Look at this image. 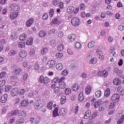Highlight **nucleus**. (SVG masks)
Listing matches in <instances>:
<instances>
[{
	"label": "nucleus",
	"instance_id": "f257e3e1",
	"mask_svg": "<svg viewBox=\"0 0 124 124\" xmlns=\"http://www.w3.org/2000/svg\"><path fill=\"white\" fill-rule=\"evenodd\" d=\"M71 23L73 26L77 27L80 24V19L78 17H74L72 18Z\"/></svg>",
	"mask_w": 124,
	"mask_h": 124
},
{
	"label": "nucleus",
	"instance_id": "f03ea898",
	"mask_svg": "<svg viewBox=\"0 0 124 124\" xmlns=\"http://www.w3.org/2000/svg\"><path fill=\"white\" fill-rule=\"evenodd\" d=\"M111 100L114 103H118L120 101V94L116 93L112 95L111 97Z\"/></svg>",
	"mask_w": 124,
	"mask_h": 124
},
{
	"label": "nucleus",
	"instance_id": "7ed1b4c3",
	"mask_svg": "<svg viewBox=\"0 0 124 124\" xmlns=\"http://www.w3.org/2000/svg\"><path fill=\"white\" fill-rule=\"evenodd\" d=\"M109 104V102L108 101H105L102 104H101L99 107V110L100 112L104 111V109L107 107V105Z\"/></svg>",
	"mask_w": 124,
	"mask_h": 124
},
{
	"label": "nucleus",
	"instance_id": "20e7f679",
	"mask_svg": "<svg viewBox=\"0 0 124 124\" xmlns=\"http://www.w3.org/2000/svg\"><path fill=\"white\" fill-rule=\"evenodd\" d=\"M11 10L12 11H18L20 10V6L16 3H13L10 5Z\"/></svg>",
	"mask_w": 124,
	"mask_h": 124
},
{
	"label": "nucleus",
	"instance_id": "39448f33",
	"mask_svg": "<svg viewBox=\"0 0 124 124\" xmlns=\"http://www.w3.org/2000/svg\"><path fill=\"white\" fill-rule=\"evenodd\" d=\"M67 109L62 108L60 110L59 113L61 117H65V116H66L67 114Z\"/></svg>",
	"mask_w": 124,
	"mask_h": 124
},
{
	"label": "nucleus",
	"instance_id": "423d86ee",
	"mask_svg": "<svg viewBox=\"0 0 124 124\" xmlns=\"http://www.w3.org/2000/svg\"><path fill=\"white\" fill-rule=\"evenodd\" d=\"M96 52L97 54V56L99 60H101L102 61L104 60V55H103V53H102V51L101 50L97 49Z\"/></svg>",
	"mask_w": 124,
	"mask_h": 124
},
{
	"label": "nucleus",
	"instance_id": "0eeeda50",
	"mask_svg": "<svg viewBox=\"0 0 124 124\" xmlns=\"http://www.w3.org/2000/svg\"><path fill=\"white\" fill-rule=\"evenodd\" d=\"M19 93V88H16L12 89L11 94L12 96H16Z\"/></svg>",
	"mask_w": 124,
	"mask_h": 124
},
{
	"label": "nucleus",
	"instance_id": "6e6552de",
	"mask_svg": "<svg viewBox=\"0 0 124 124\" xmlns=\"http://www.w3.org/2000/svg\"><path fill=\"white\" fill-rule=\"evenodd\" d=\"M113 72L114 73H116L118 76H122V74L123 73V71L120 69L118 67H115L113 69Z\"/></svg>",
	"mask_w": 124,
	"mask_h": 124
},
{
	"label": "nucleus",
	"instance_id": "1a4fd4ad",
	"mask_svg": "<svg viewBox=\"0 0 124 124\" xmlns=\"http://www.w3.org/2000/svg\"><path fill=\"white\" fill-rule=\"evenodd\" d=\"M55 61L51 60L48 61L46 64V67L47 68H51V67H53V65H55Z\"/></svg>",
	"mask_w": 124,
	"mask_h": 124
},
{
	"label": "nucleus",
	"instance_id": "9d476101",
	"mask_svg": "<svg viewBox=\"0 0 124 124\" xmlns=\"http://www.w3.org/2000/svg\"><path fill=\"white\" fill-rule=\"evenodd\" d=\"M42 107V104L40 103V101H37L34 105V108H35L36 110H38V109H40Z\"/></svg>",
	"mask_w": 124,
	"mask_h": 124
},
{
	"label": "nucleus",
	"instance_id": "9b49d317",
	"mask_svg": "<svg viewBox=\"0 0 124 124\" xmlns=\"http://www.w3.org/2000/svg\"><path fill=\"white\" fill-rule=\"evenodd\" d=\"M18 15H19V14L18 12L15 13H12L10 15V17L12 20H14L15 19H16L17 17H18Z\"/></svg>",
	"mask_w": 124,
	"mask_h": 124
},
{
	"label": "nucleus",
	"instance_id": "f8f14e48",
	"mask_svg": "<svg viewBox=\"0 0 124 124\" xmlns=\"http://www.w3.org/2000/svg\"><path fill=\"white\" fill-rule=\"evenodd\" d=\"M7 94H5L4 95L1 97L0 101L1 103H5L7 100Z\"/></svg>",
	"mask_w": 124,
	"mask_h": 124
},
{
	"label": "nucleus",
	"instance_id": "ddd939ff",
	"mask_svg": "<svg viewBox=\"0 0 124 124\" xmlns=\"http://www.w3.org/2000/svg\"><path fill=\"white\" fill-rule=\"evenodd\" d=\"M29 105V100L25 99L23 100L21 102V107H26Z\"/></svg>",
	"mask_w": 124,
	"mask_h": 124
},
{
	"label": "nucleus",
	"instance_id": "4468645a",
	"mask_svg": "<svg viewBox=\"0 0 124 124\" xmlns=\"http://www.w3.org/2000/svg\"><path fill=\"white\" fill-rule=\"evenodd\" d=\"M34 21V19L33 18H31L29 19L26 22L27 27H31L32 24H33V22Z\"/></svg>",
	"mask_w": 124,
	"mask_h": 124
},
{
	"label": "nucleus",
	"instance_id": "2eb2a0df",
	"mask_svg": "<svg viewBox=\"0 0 124 124\" xmlns=\"http://www.w3.org/2000/svg\"><path fill=\"white\" fill-rule=\"evenodd\" d=\"M113 83L116 86H120L122 84V80L118 78H116L113 80Z\"/></svg>",
	"mask_w": 124,
	"mask_h": 124
},
{
	"label": "nucleus",
	"instance_id": "dca6fc26",
	"mask_svg": "<svg viewBox=\"0 0 124 124\" xmlns=\"http://www.w3.org/2000/svg\"><path fill=\"white\" fill-rule=\"evenodd\" d=\"M68 38L71 42H74V41H75V39L76 38V36L74 34H71L69 35Z\"/></svg>",
	"mask_w": 124,
	"mask_h": 124
},
{
	"label": "nucleus",
	"instance_id": "f3484780",
	"mask_svg": "<svg viewBox=\"0 0 124 124\" xmlns=\"http://www.w3.org/2000/svg\"><path fill=\"white\" fill-rule=\"evenodd\" d=\"M19 56L21 58H26L27 57V52L25 50H21L20 52L19 53Z\"/></svg>",
	"mask_w": 124,
	"mask_h": 124
},
{
	"label": "nucleus",
	"instance_id": "a211bd4d",
	"mask_svg": "<svg viewBox=\"0 0 124 124\" xmlns=\"http://www.w3.org/2000/svg\"><path fill=\"white\" fill-rule=\"evenodd\" d=\"M47 34V32L45 31H42L39 32V36L40 37H45Z\"/></svg>",
	"mask_w": 124,
	"mask_h": 124
},
{
	"label": "nucleus",
	"instance_id": "6ab92c4d",
	"mask_svg": "<svg viewBox=\"0 0 124 124\" xmlns=\"http://www.w3.org/2000/svg\"><path fill=\"white\" fill-rule=\"evenodd\" d=\"M58 112L59 110H58V108H56L53 112V116L54 118H56V117L60 116V114H59Z\"/></svg>",
	"mask_w": 124,
	"mask_h": 124
},
{
	"label": "nucleus",
	"instance_id": "aec40b11",
	"mask_svg": "<svg viewBox=\"0 0 124 124\" xmlns=\"http://www.w3.org/2000/svg\"><path fill=\"white\" fill-rule=\"evenodd\" d=\"M92 92V87L90 85H88L85 89V93L86 94H90Z\"/></svg>",
	"mask_w": 124,
	"mask_h": 124
},
{
	"label": "nucleus",
	"instance_id": "412c9836",
	"mask_svg": "<svg viewBox=\"0 0 124 124\" xmlns=\"http://www.w3.org/2000/svg\"><path fill=\"white\" fill-rule=\"evenodd\" d=\"M95 46V41H91L88 45V48L92 49V48H93Z\"/></svg>",
	"mask_w": 124,
	"mask_h": 124
},
{
	"label": "nucleus",
	"instance_id": "4be33fe9",
	"mask_svg": "<svg viewBox=\"0 0 124 124\" xmlns=\"http://www.w3.org/2000/svg\"><path fill=\"white\" fill-rule=\"evenodd\" d=\"M10 80H11L12 82H17L19 80V78L18 77H16L15 76H11L10 78Z\"/></svg>",
	"mask_w": 124,
	"mask_h": 124
},
{
	"label": "nucleus",
	"instance_id": "5701e85b",
	"mask_svg": "<svg viewBox=\"0 0 124 124\" xmlns=\"http://www.w3.org/2000/svg\"><path fill=\"white\" fill-rule=\"evenodd\" d=\"M81 48H82V46L81 45V43L78 42H76L75 49H76V50H79V49H81Z\"/></svg>",
	"mask_w": 124,
	"mask_h": 124
},
{
	"label": "nucleus",
	"instance_id": "b1692460",
	"mask_svg": "<svg viewBox=\"0 0 124 124\" xmlns=\"http://www.w3.org/2000/svg\"><path fill=\"white\" fill-rule=\"evenodd\" d=\"M33 42V39L32 38H30L26 41L27 45H32V43Z\"/></svg>",
	"mask_w": 124,
	"mask_h": 124
},
{
	"label": "nucleus",
	"instance_id": "393cba45",
	"mask_svg": "<svg viewBox=\"0 0 124 124\" xmlns=\"http://www.w3.org/2000/svg\"><path fill=\"white\" fill-rule=\"evenodd\" d=\"M55 57L57 60H61L63 57V54L62 53H57L56 54Z\"/></svg>",
	"mask_w": 124,
	"mask_h": 124
},
{
	"label": "nucleus",
	"instance_id": "a878e982",
	"mask_svg": "<svg viewBox=\"0 0 124 124\" xmlns=\"http://www.w3.org/2000/svg\"><path fill=\"white\" fill-rule=\"evenodd\" d=\"M22 70L21 68H17L15 70V74L16 75H19L21 72H22Z\"/></svg>",
	"mask_w": 124,
	"mask_h": 124
},
{
	"label": "nucleus",
	"instance_id": "bb28decb",
	"mask_svg": "<svg viewBox=\"0 0 124 124\" xmlns=\"http://www.w3.org/2000/svg\"><path fill=\"white\" fill-rule=\"evenodd\" d=\"M19 39L21 41H25V40H26L27 39V34H22L21 35H20Z\"/></svg>",
	"mask_w": 124,
	"mask_h": 124
},
{
	"label": "nucleus",
	"instance_id": "cd10ccee",
	"mask_svg": "<svg viewBox=\"0 0 124 124\" xmlns=\"http://www.w3.org/2000/svg\"><path fill=\"white\" fill-rule=\"evenodd\" d=\"M102 94V93L100 91H97L95 93V96L96 98H99Z\"/></svg>",
	"mask_w": 124,
	"mask_h": 124
},
{
	"label": "nucleus",
	"instance_id": "c85d7f7f",
	"mask_svg": "<svg viewBox=\"0 0 124 124\" xmlns=\"http://www.w3.org/2000/svg\"><path fill=\"white\" fill-rule=\"evenodd\" d=\"M56 68L58 70H62L63 68V66L62 63H59L56 65Z\"/></svg>",
	"mask_w": 124,
	"mask_h": 124
},
{
	"label": "nucleus",
	"instance_id": "c756f323",
	"mask_svg": "<svg viewBox=\"0 0 124 124\" xmlns=\"http://www.w3.org/2000/svg\"><path fill=\"white\" fill-rule=\"evenodd\" d=\"M74 9H75V8L74 7H72V6L68 7L67 9V13H72V12L74 11Z\"/></svg>",
	"mask_w": 124,
	"mask_h": 124
},
{
	"label": "nucleus",
	"instance_id": "7c9ffc66",
	"mask_svg": "<svg viewBox=\"0 0 124 124\" xmlns=\"http://www.w3.org/2000/svg\"><path fill=\"white\" fill-rule=\"evenodd\" d=\"M64 49V46L62 44L59 45L57 47V50L59 51H62Z\"/></svg>",
	"mask_w": 124,
	"mask_h": 124
},
{
	"label": "nucleus",
	"instance_id": "2f4dec72",
	"mask_svg": "<svg viewBox=\"0 0 124 124\" xmlns=\"http://www.w3.org/2000/svg\"><path fill=\"white\" fill-rule=\"evenodd\" d=\"M59 87L60 89H65V87H66V84L65 82H60L59 83Z\"/></svg>",
	"mask_w": 124,
	"mask_h": 124
},
{
	"label": "nucleus",
	"instance_id": "473e14b6",
	"mask_svg": "<svg viewBox=\"0 0 124 124\" xmlns=\"http://www.w3.org/2000/svg\"><path fill=\"white\" fill-rule=\"evenodd\" d=\"M48 52V48L45 47L43 48L41 51V55H45V54H46V53Z\"/></svg>",
	"mask_w": 124,
	"mask_h": 124
},
{
	"label": "nucleus",
	"instance_id": "72a5a7b5",
	"mask_svg": "<svg viewBox=\"0 0 124 124\" xmlns=\"http://www.w3.org/2000/svg\"><path fill=\"white\" fill-rule=\"evenodd\" d=\"M73 90L76 92V91H78L80 89V87H79V85L77 84H74L72 86Z\"/></svg>",
	"mask_w": 124,
	"mask_h": 124
},
{
	"label": "nucleus",
	"instance_id": "f704fd0d",
	"mask_svg": "<svg viewBox=\"0 0 124 124\" xmlns=\"http://www.w3.org/2000/svg\"><path fill=\"white\" fill-rule=\"evenodd\" d=\"M110 89L109 88H107L105 91V96L108 97V96L110 95Z\"/></svg>",
	"mask_w": 124,
	"mask_h": 124
},
{
	"label": "nucleus",
	"instance_id": "c9c22d12",
	"mask_svg": "<svg viewBox=\"0 0 124 124\" xmlns=\"http://www.w3.org/2000/svg\"><path fill=\"white\" fill-rule=\"evenodd\" d=\"M78 100L79 101H83L84 100V95L82 92L79 94Z\"/></svg>",
	"mask_w": 124,
	"mask_h": 124
},
{
	"label": "nucleus",
	"instance_id": "e433bc0d",
	"mask_svg": "<svg viewBox=\"0 0 124 124\" xmlns=\"http://www.w3.org/2000/svg\"><path fill=\"white\" fill-rule=\"evenodd\" d=\"M89 62L91 64H95V63L97 62V59H96V58H93Z\"/></svg>",
	"mask_w": 124,
	"mask_h": 124
},
{
	"label": "nucleus",
	"instance_id": "4c0bfd02",
	"mask_svg": "<svg viewBox=\"0 0 124 124\" xmlns=\"http://www.w3.org/2000/svg\"><path fill=\"white\" fill-rule=\"evenodd\" d=\"M25 45L26 44L23 42H19L18 43V46L19 48H24Z\"/></svg>",
	"mask_w": 124,
	"mask_h": 124
},
{
	"label": "nucleus",
	"instance_id": "58836bf2",
	"mask_svg": "<svg viewBox=\"0 0 124 124\" xmlns=\"http://www.w3.org/2000/svg\"><path fill=\"white\" fill-rule=\"evenodd\" d=\"M66 100V97L65 96H62L61 97V101L62 104H64L65 101Z\"/></svg>",
	"mask_w": 124,
	"mask_h": 124
},
{
	"label": "nucleus",
	"instance_id": "ea45409f",
	"mask_svg": "<svg viewBox=\"0 0 124 124\" xmlns=\"http://www.w3.org/2000/svg\"><path fill=\"white\" fill-rule=\"evenodd\" d=\"M47 108L49 110H52L53 108V103L52 102H49L47 105Z\"/></svg>",
	"mask_w": 124,
	"mask_h": 124
},
{
	"label": "nucleus",
	"instance_id": "a19ab883",
	"mask_svg": "<svg viewBox=\"0 0 124 124\" xmlns=\"http://www.w3.org/2000/svg\"><path fill=\"white\" fill-rule=\"evenodd\" d=\"M124 115H122L121 117L120 118V119L119 120V121H118L117 124H123V123H124Z\"/></svg>",
	"mask_w": 124,
	"mask_h": 124
},
{
	"label": "nucleus",
	"instance_id": "79ce46f5",
	"mask_svg": "<svg viewBox=\"0 0 124 124\" xmlns=\"http://www.w3.org/2000/svg\"><path fill=\"white\" fill-rule=\"evenodd\" d=\"M40 122H41V118H40V117H36L35 119V122H34V123L35 124H39V123H40Z\"/></svg>",
	"mask_w": 124,
	"mask_h": 124
},
{
	"label": "nucleus",
	"instance_id": "37998d69",
	"mask_svg": "<svg viewBox=\"0 0 124 124\" xmlns=\"http://www.w3.org/2000/svg\"><path fill=\"white\" fill-rule=\"evenodd\" d=\"M101 105V102L100 101H96L94 104V107L95 108H97L99 106V105Z\"/></svg>",
	"mask_w": 124,
	"mask_h": 124
},
{
	"label": "nucleus",
	"instance_id": "c03bdc74",
	"mask_svg": "<svg viewBox=\"0 0 124 124\" xmlns=\"http://www.w3.org/2000/svg\"><path fill=\"white\" fill-rule=\"evenodd\" d=\"M16 54H17V51L15 50H11L9 53V56H15Z\"/></svg>",
	"mask_w": 124,
	"mask_h": 124
},
{
	"label": "nucleus",
	"instance_id": "a18cd8bd",
	"mask_svg": "<svg viewBox=\"0 0 124 124\" xmlns=\"http://www.w3.org/2000/svg\"><path fill=\"white\" fill-rule=\"evenodd\" d=\"M11 36L12 37V39H13L14 40H16V39H17L18 37L17 36V34L15 32L12 34Z\"/></svg>",
	"mask_w": 124,
	"mask_h": 124
},
{
	"label": "nucleus",
	"instance_id": "49530a36",
	"mask_svg": "<svg viewBox=\"0 0 124 124\" xmlns=\"http://www.w3.org/2000/svg\"><path fill=\"white\" fill-rule=\"evenodd\" d=\"M34 69H35V70H38V69H39V64H38V62H35L34 65Z\"/></svg>",
	"mask_w": 124,
	"mask_h": 124
},
{
	"label": "nucleus",
	"instance_id": "de8ad7c7",
	"mask_svg": "<svg viewBox=\"0 0 124 124\" xmlns=\"http://www.w3.org/2000/svg\"><path fill=\"white\" fill-rule=\"evenodd\" d=\"M50 82V79H49V78H47V77H45L44 79V84H48V83H49Z\"/></svg>",
	"mask_w": 124,
	"mask_h": 124
},
{
	"label": "nucleus",
	"instance_id": "09e8293b",
	"mask_svg": "<svg viewBox=\"0 0 124 124\" xmlns=\"http://www.w3.org/2000/svg\"><path fill=\"white\" fill-rule=\"evenodd\" d=\"M65 93L66 95H68V94L71 93V90L69 88H67L65 90Z\"/></svg>",
	"mask_w": 124,
	"mask_h": 124
},
{
	"label": "nucleus",
	"instance_id": "8fccbe9b",
	"mask_svg": "<svg viewBox=\"0 0 124 124\" xmlns=\"http://www.w3.org/2000/svg\"><path fill=\"white\" fill-rule=\"evenodd\" d=\"M55 32H56V29H52L48 31V34L51 35V34H55Z\"/></svg>",
	"mask_w": 124,
	"mask_h": 124
},
{
	"label": "nucleus",
	"instance_id": "3c124183",
	"mask_svg": "<svg viewBox=\"0 0 124 124\" xmlns=\"http://www.w3.org/2000/svg\"><path fill=\"white\" fill-rule=\"evenodd\" d=\"M5 83H6V81H5V80H0V88H1V87H3V86L5 85Z\"/></svg>",
	"mask_w": 124,
	"mask_h": 124
},
{
	"label": "nucleus",
	"instance_id": "603ef678",
	"mask_svg": "<svg viewBox=\"0 0 124 124\" xmlns=\"http://www.w3.org/2000/svg\"><path fill=\"white\" fill-rule=\"evenodd\" d=\"M50 45L52 47H55V46L57 45V43H56V41L55 40L51 41L50 42Z\"/></svg>",
	"mask_w": 124,
	"mask_h": 124
},
{
	"label": "nucleus",
	"instance_id": "864d4df0",
	"mask_svg": "<svg viewBox=\"0 0 124 124\" xmlns=\"http://www.w3.org/2000/svg\"><path fill=\"white\" fill-rule=\"evenodd\" d=\"M24 123H25L24 119H19L16 121V124H24Z\"/></svg>",
	"mask_w": 124,
	"mask_h": 124
},
{
	"label": "nucleus",
	"instance_id": "5fc2aeb1",
	"mask_svg": "<svg viewBox=\"0 0 124 124\" xmlns=\"http://www.w3.org/2000/svg\"><path fill=\"white\" fill-rule=\"evenodd\" d=\"M17 114H20V111L15 110V111L12 112L11 116H16V115H17Z\"/></svg>",
	"mask_w": 124,
	"mask_h": 124
},
{
	"label": "nucleus",
	"instance_id": "6e6d98bb",
	"mask_svg": "<svg viewBox=\"0 0 124 124\" xmlns=\"http://www.w3.org/2000/svg\"><path fill=\"white\" fill-rule=\"evenodd\" d=\"M19 116H22V117H26V112L25 111H19V113L18 114Z\"/></svg>",
	"mask_w": 124,
	"mask_h": 124
},
{
	"label": "nucleus",
	"instance_id": "4d7b16f0",
	"mask_svg": "<svg viewBox=\"0 0 124 124\" xmlns=\"http://www.w3.org/2000/svg\"><path fill=\"white\" fill-rule=\"evenodd\" d=\"M11 89V86L10 85H6L5 87V92H9Z\"/></svg>",
	"mask_w": 124,
	"mask_h": 124
},
{
	"label": "nucleus",
	"instance_id": "13d9d810",
	"mask_svg": "<svg viewBox=\"0 0 124 124\" xmlns=\"http://www.w3.org/2000/svg\"><path fill=\"white\" fill-rule=\"evenodd\" d=\"M59 92H60V88L58 86L55 87L54 89V92L55 93H58Z\"/></svg>",
	"mask_w": 124,
	"mask_h": 124
},
{
	"label": "nucleus",
	"instance_id": "bf43d9fd",
	"mask_svg": "<svg viewBox=\"0 0 124 124\" xmlns=\"http://www.w3.org/2000/svg\"><path fill=\"white\" fill-rule=\"evenodd\" d=\"M54 10L53 9H50V10L49 12L50 17H53V16H54Z\"/></svg>",
	"mask_w": 124,
	"mask_h": 124
},
{
	"label": "nucleus",
	"instance_id": "052dcab7",
	"mask_svg": "<svg viewBox=\"0 0 124 124\" xmlns=\"http://www.w3.org/2000/svg\"><path fill=\"white\" fill-rule=\"evenodd\" d=\"M108 76V72L106 70L103 71V77H107Z\"/></svg>",
	"mask_w": 124,
	"mask_h": 124
},
{
	"label": "nucleus",
	"instance_id": "680f3d73",
	"mask_svg": "<svg viewBox=\"0 0 124 124\" xmlns=\"http://www.w3.org/2000/svg\"><path fill=\"white\" fill-rule=\"evenodd\" d=\"M44 77H43V76H41L39 79V83H44Z\"/></svg>",
	"mask_w": 124,
	"mask_h": 124
},
{
	"label": "nucleus",
	"instance_id": "e2e57ef3",
	"mask_svg": "<svg viewBox=\"0 0 124 124\" xmlns=\"http://www.w3.org/2000/svg\"><path fill=\"white\" fill-rule=\"evenodd\" d=\"M68 74V72L67 71V70L65 69L64 70L62 73V75L63 76H66Z\"/></svg>",
	"mask_w": 124,
	"mask_h": 124
},
{
	"label": "nucleus",
	"instance_id": "0e129e2a",
	"mask_svg": "<svg viewBox=\"0 0 124 124\" xmlns=\"http://www.w3.org/2000/svg\"><path fill=\"white\" fill-rule=\"evenodd\" d=\"M48 14L47 13H45L44 15L43 16V19L44 20H47L48 19Z\"/></svg>",
	"mask_w": 124,
	"mask_h": 124
},
{
	"label": "nucleus",
	"instance_id": "69168bd1",
	"mask_svg": "<svg viewBox=\"0 0 124 124\" xmlns=\"http://www.w3.org/2000/svg\"><path fill=\"white\" fill-rule=\"evenodd\" d=\"M116 103H111L110 104H109V109H113V108H114V107H115V104Z\"/></svg>",
	"mask_w": 124,
	"mask_h": 124
},
{
	"label": "nucleus",
	"instance_id": "338daca9",
	"mask_svg": "<svg viewBox=\"0 0 124 124\" xmlns=\"http://www.w3.org/2000/svg\"><path fill=\"white\" fill-rule=\"evenodd\" d=\"M118 30L119 31H124V23L123 25H119L118 26Z\"/></svg>",
	"mask_w": 124,
	"mask_h": 124
},
{
	"label": "nucleus",
	"instance_id": "774afa93",
	"mask_svg": "<svg viewBox=\"0 0 124 124\" xmlns=\"http://www.w3.org/2000/svg\"><path fill=\"white\" fill-rule=\"evenodd\" d=\"M58 36H59V37H60L61 38H62V37H63V32L62 31H60L58 33Z\"/></svg>",
	"mask_w": 124,
	"mask_h": 124
}]
</instances>
